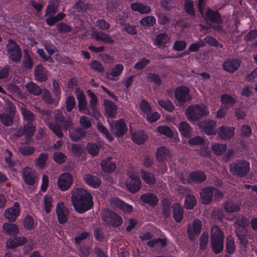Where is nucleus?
<instances>
[{
  "mask_svg": "<svg viewBox=\"0 0 257 257\" xmlns=\"http://www.w3.org/2000/svg\"><path fill=\"white\" fill-rule=\"evenodd\" d=\"M76 96L78 100V107L79 111L85 110L87 108V100L83 91L79 88L75 90Z\"/></svg>",
  "mask_w": 257,
  "mask_h": 257,
  "instance_id": "7c9ffc66",
  "label": "nucleus"
},
{
  "mask_svg": "<svg viewBox=\"0 0 257 257\" xmlns=\"http://www.w3.org/2000/svg\"><path fill=\"white\" fill-rule=\"evenodd\" d=\"M73 183V177L69 173H64L58 177L57 185L61 191H66L70 188Z\"/></svg>",
  "mask_w": 257,
  "mask_h": 257,
  "instance_id": "4468645a",
  "label": "nucleus"
},
{
  "mask_svg": "<svg viewBox=\"0 0 257 257\" xmlns=\"http://www.w3.org/2000/svg\"><path fill=\"white\" fill-rule=\"evenodd\" d=\"M168 242V239L166 236L163 237L154 238L147 242V245L150 247H154L155 245L159 243L161 247H165Z\"/></svg>",
  "mask_w": 257,
  "mask_h": 257,
  "instance_id": "a19ab883",
  "label": "nucleus"
},
{
  "mask_svg": "<svg viewBox=\"0 0 257 257\" xmlns=\"http://www.w3.org/2000/svg\"><path fill=\"white\" fill-rule=\"evenodd\" d=\"M24 228L28 230H31L35 227L34 220L32 216L27 215L23 221Z\"/></svg>",
  "mask_w": 257,
  "mask_h": 257,
  "instance_id": "4d7b16f0",
  "label": "nucleus"
},
{
  "mask_svg": "<svg viewBox=\"0 0 257 257\" xmlns=\"http://www.w3.org/2000/svg\"><path fill=\"white\" fill-rule=\"evenodd\" d=\"M140 108L146 114H149L152 112V107L145 99H142L140 102Z\"/></svg>",
  "mask_w": 257,
  "mask_h": 257,
  "instance_id": "774afa93",
  "label": "nucleus"
},
{
  "mask_svg": "<svg viewBox=\"0 0 257 257\" xmlns=\"http://www.w3.org/2000/svg\"><path fill=\"white\" fill-rule=\"evenodd\" d=\"M197 204V200L194 195H188L184 201V207L186 209L191 210L194 208Z\"/></svg>",
  "mask_w": 257,
  "mask_h": 257,
  "instance_id": "09e8293b",
  "label": "nucleus"
},
{
  "mask_svg": "<svg viewBox=\"0 0 257 257\" xmlns=\"http://www.w3.org/2000/svg\"><path fill=\"white\" fill-rule=\"evenodd\" d=\"M86 151L92 156H97L100 151V147L95 143L89 142L87 144Z\"/></svg>",
  "mask_w": 257,
  "mask_h": 257,
  "instance_id": "3c124183",
  "label": "nucleus"
},
{
  "mask_svg": "<svg viewBox=\"0 0 257 257\" xmlns=\"http://www.w3.org/2000/svg\"><path fill=\"white\" fill-rule=\"evenodd\" d=\"M202 228L201 220L195 219L191 224H189L187 229V234L191 241H194L197 236L200 234Z\"/></svg>",
  "mask_w": 257,
  "mask_h": 257,
  "instance_id": "9d476101",
  "label": "nucleus"
},
{
  "mask_svg": "<svg viewBox=\"0 0 257 257\" xmlns=\"http://www.w3.org/2000/svg\"><path fill=\"white\" fill-rule=\"evenodd\" d=\"M103 220L107 225L119 227L122 223V217L115 212L107 209L103 212Z\"/></svg>",
  "mask_w": 257,
  "mask_h": 257,
  "instance_id": "6e6552de",
  "label": "nucleus"
},
{
  "mask_svg": "<svg viewBox=\"0 0 257 257\" xmlns=\"http://www.w3.org/2000/svg\"><path fill=\"white\" fill-rule=\"evenodd\" d=\"M22 177L26 184L30 186H33L35 184L36 180V176L34 172H33L30 168L27 167L23 170Z\"/></svg>",
  "mask_w": 257,
  "mask_h": 257,
  "instance_id": "b1692460",
  "label": "nucleus"
},
{
  "mask_svg": "<svg viewBox=\"0 0 257 257\" xmlns=\"http://www.w3.org/2000/svg\"><path fill=\"white\" fill-rule=\"evenodd\" d=\"M170 42V37L165 32L157 34L153 40V45L162 50L168 47Z\"/></svg>",
  "mask_w": 257,
  "mask_h": 257,
  "instance_id": "f8f14e48",
  "label": "nucleus"
},
{
  "mask_svg": "<svg viewBox=\"0 0 257 257\" xmlns=\"http://www.w3.org/2000/svg\"><path fill=\"white\" fill-rule=\"evenodd\" d=\"M235 128L222 125L218 131L219 138L223 140H228L231 139L234 135Z\"/></svg>",
  "mask_w": 257,
  "mask_h": 257,
  "instance_id": "393cba45",
  "label": "nucleus"
},
{
  "mask_svg": "<svg viewBox=\"0 0 257 257\" xmlns=\"http://www.w3.org/2000/svg\"><path fill=\"white\" fill-rule=\"evenodd\" d=\"M90 69L95 72L103 74L104 72V68L102 64L98 61L94 60L90 64Z\"/></svg>",
  "mask_w": 257,
  "mask_h": 257,
  "instance_id": "052dcab7",
  "label": "nucleus"
},
{
  "mask_svg": "<svg viewBox=\"0 0 257 257\" xmlns=\"http://www.w3.org/2000/svg\"><path fill=\"white\" fill-rule=\"evenodd\" d=\"M20 214V205L18 202L14 203L13 206L7 208L5 211V217L11 222L15 221Z\"/></svg>",
  "mask_w": 257,
  "mask_h": 257,
  "instance_id": "f3484780",
  "label": "nucleus"
},
{
  "mask_svg": "<svg viewBox=\"0 0 257 257\" xmlns=\"http://www.w3.org/2000/svg\"><path fill=\"white\" fill-rule=\"evenodd\" d=\"M141 176L144 181L149 185H152L156 183V178L152 173L143 170L141 171Z\"/></svg>",
  "mask_w": 257,
  "mask_h": 257,
  "instance_id": "de8ad7c7",
  "label": "nucleus"
},
{
  "mask_svg": "<svg viewBox=\"0 0 257 257\" xmlns=\"http://www.w3.org/2000/svg\"><path fill=\"white\" fill-rule=\"evenodd\" d=\"M174 96L176 100L180 104L190 101L192 99L190 95V90L186 86L181 85L175 89Z\"/></svg>",
  "mask_w": 257,
  "mask_h": 257,
  "instance_id": "1a4fd4ad",
  "label": "nucleus"
},
{
  "mask_svg": "<svg viewBox=\"0 0 257 257\" xmlns=\"http://www.w3.org/2000/svg\"><path fill=\"white\" fill-rule=\"evenodd\" d=\"M124 70V67L121 64H117L112 68L110 75L114 77H117L121 75Z\"/></svg>",
  "mask_w": 257,
  "mask_h": 257,
  "instance_id": "338daca9",
  "label": "nucleus"
},
{
  "mask_svg": "<svg viewBox=\"0 0 257 257\" xmlns=\"http://www.w3.org/2000/svg\"><path fill=\"white\" fill-rule=\"evenodd\" d=\"M97 128L98 131L103 134L109 142H111L113 141L114 139L113 137L110 135L107 128L103 124L100 122H98Z\"/></svg>",
  "mask_w": 257,
  "mask_h": 257,
  "instance_id": "13d9d810",
  "label": "nucleus"
},
{
  "mask_svg": "<svg viewBox=\"0 0 257 257\" xmlns=\"http://www.w3.org/2000/svg\"><path fill=\"white\" fill-rule=\"evenodd\" d=\"M126 186L127 190L132 193L139 191L141 187V181L138 176L130 175L126 182Z\"/></svg>",
  "mask_w": 257,
  "mask_h": 257,
  "instance_id": "dca6fc26",
  "label": "nucleus"
},
{
  "mask_svg": "<svg viewBox=\"0 0 257 257\" xmlns=\"http://www.w3.org/2000/svg\"><path fill=\"white\" fill-rule=\"evenodd\" d=\"M224 239L223 232L219 226H213L210 234V247L215 254H218L223 251Z\"/></svg>",
  "mask_w": 257,
  "mask_h": 257,
  "instance_id": "7ed1b4c3",
  "label": "nucleus"
},
{
  "mask_svg": "<svg viewBox=\"0 0 257 257\" xmlns=\"http://www.w3.org/2000/svg\"><path fill=\"white\" fill-rule=\"evenodd\" d=\"M67 157L62 152H55L53 153V159L58 164H62L66 161Z\"/></svg>",
  "mask_w": 257,
  "mask_h": 257,
  "instance_id": "0e129e2a",
  "label": "nucleus"
},
{
  "mask_svg": "<svg viewBox=\"0 0 257 257\" xmlns=\"http://www.w3.org/2000/svg\"><path fill=\"white\" fill-rule=\"evenodd\" d=\"M198 125L200 131L208 136L214 135L216 133V122L212 119L202 120L198 123Z\"/></svg>",
  "mask_w": 257,
  "mask_h": 257,
  "instance_id": "9b49d317",
  "label": "nucleus"
},
{
  "mask_svg": "<svg viewBox=\"0 0 257 257\" xmlns=\"http://www.w3.org/2000/svg\"><path fill=\"white\" fill-rule=\"evenodd\" d=\"M221 104L226 109L232 107L236 102L234 98L228 94H223L220 97Z\"/></svg>",
  "mask_w": 257,
  "mask_h": 257,
  "instance_id": "58836bf2",
  "label": "nucleus"
},
{
  "mask_svg": "<svg viewBox=\"0 0 257 257\" xmlns=\"http://www.w3.org/2000/svg\"><path fill=\"white\" fill-rule=\"evenodd\" d=\"M6 48L7 56L9 60L15 63H20L22 57V52L18 43L14 40L9 39Z\"/></svg>",
  "mask_w": 257,
  "mask_h": 257,
  "instance_id": "20e7f679",
  "label": "nucleus"
},
{
  "mask_svg": "<svg viewBox=\"0 0 257 257\" xmlns=\"http://www.w3.org/2000/svg\"><path fill=\"white\" fill-rule=\"evenodd\" d=\"M170 150L164 146L159 147L156 152V157L158 162L160 163H165L168 158L171 156Z\"/></svg>",
  "mask_w": 257,
  "mask_h": 257,
  "instance_id": "4be33fe9",
  "label": "nucleus"
},
{
  "mask_svg": "<svg viewBox=\"0 0 257 257\" xmlns=\"http://www.w3.org/2000/svg\"><path fill=\"white\" fill-rule=\"evenodd\" d=\"M140 199L145 204H147L153 207H155L159 202V199L157 195L151 192L142 194Z\"/></svg>",
  "mask_w": 257,
  "mask_h": 257,
  "instance_id": "5701e85b",
  "label": "nucleus"
},
{
  "mask_svg": "<svg viewBox=\"0 0 257 257\" xmlns=\"http://www.w3.org/2000/svg\"><path fill=\"white\" fill-rule=\"evenodd\" d=\"M110 126L112 133L117 138L123 137L127 131L126 124L122 118L117 120L114 124Z\"/></svg>",
  "mask_w": 257,
  "mask_h": 257,
  "instance_id": "ddd939ff",
  "label": "nucleus"
},
{
  "mask_svg": "<svg viewBox=\"0 0 257 257\" xmlns=\"http://www.w3.org/2000/svg\"><path fill=\"white\" fill-rule=\"evenodd\" d=\"M100 166L102 170L105 173H112L115 171L116 168V164L112 161V158L110 157L102 159Z\"/></svg>",
  "mask_w": 257,
  "mask_h": 257,
  "instance_id": "412c9836",
  "label": "nucleus"
},
{
  "mask_svg": "<svg viewBox=\"0 0 257 257\" xmlns=\"http://www.w3.org/2000/svg\"><path fill=\"white\" fill-rule=\"evenodd\" d=\"M173 214L174 220L178 223H180L184 215V209L180 204L175 203L172 205Z\"/></svg>",
  "mask_w": 257,
  "mask_h": 257,
  "instance_id": "f704fd0d",
  "label": "nucleus"
},
{
  "mask_svg": "<svg viewBox=\"0 0 257 257\" xmlns=\"http://www.w3.org/2000/svg\"><path fill=\"white\" fill-rule=\"evenodd\" d=\"M23 64L24 67L26 69H30L33 66L34 63L28 49L24 50Z\"/></svg>",
  "mask_w": 257,
  "mask_h": 257,
  "instance_id": "c03bdc74",
  "label": "nucleus"
},
{
  "mask_svg": "<svg viewBox=\"0 0 257 257\" xmlns=\"http://www.w3.org/2000/svg\"><path fill=\"white\" fill-rule=\"evenodd\" d=\"M208 113L205 106L198 104L190 105L185 110L186 116L190 121H199Z\"/></svg>",
  "mask_w": 257,
  "mask_h": 257,
  "instance_id": "39448f33",
  "label": "nucleus"
},
{
  "mask_svg": "<svg viewBox=\"0 0 257 257\" xmlns=\"http://www.w3.org/2000/svg\"><path fill=\"white\" fill-rule=\"evenodd\" d=\"M2 228L6 234L11 236H16L19 233V228L15 224L4 223L3 224Z\"/></svg>",
  "mask_w": 257,
  "mask_h": 257,
  "instance_id": "4c0bfd02",
  "label": "nucleus"
},
{
  "mask_svg": "<svg viewBox=\"0 0 257 257\" xmlns=\"http://www.w3.org/2000/svg\"><path fill=\"white\" fill-rule=\"evenodd\" d=\"M178 130L182 136L184 137H189L192 128L190 124L186 121H181L178 126Z\"/></svg>",
  "mask_w": 257,
  "mask_h": 257,
  "instance_id": "79ce46f5",
  "label": "nucleus"
},
{
  "mask_svg": "<svg viewBox=\"0 0 257 257\" xmlns=\"http://www.w3.org/2000/svg\"><path fill=\"white\" fill-rule=\"evenodd\" d=\"M213 153L217 156H221L227 150L226 144L215 143L212 146Z\"/></svg>",
  "mask_w": 257,
  "mask_h": 257,
  "instance_id": "864d4df0",
  "label": "nucleus"
},
{
  "mask_svg": "<svg viewBox=\"0 0 257 257\" xmlns=\"http://www.w3.org/2000/svg\"><path fill=\"white\" fill-rule=\"evenodd\" d=\"M48 155L45 153H41L39 157L35 159L34 162L40 168H43L46 165L48 159Z\"/></svg>",
  "mask_w": 257,
  "mask_h": 257,
  "instance_id": "e2e57ef3",
  "label": "nucleus"
},
{
  "mask_svg": "<svg viewBox=\"0 0 257 257\" xmlns=\"http://www.w3.org/2000/svg\"><path fill=\"white\" fill-rule=\"evenodd\" d=\"M72 125L68 128L69 137L72 141H78L82 138L84 137L86 135V132L83 128L77 127L72 128Z\"/></svg>",
  "mask_w": 257,
  "mask_h": 257,
  "instance_id": "c756f323",
  "label": "nucleus"
},
{
  "mask_svg": "<svg viewBox=\"0 0 257 257\" xmlns=\"http://www.w3.org/2000/svg\"><path fill=\"white\" fill-rule=\"evenodd\" d=\"M25 87L29 93L35 96L41 94L42 91L40 86L33 82H29L25 85Z\"/></svg>",
  "mask_w": 257,
  "mask_h": 257,
  "instance_id": "ea45409f",
  "label": "nucleus"
},
{
  "mask_svg": "<svg viewBox=\"0 0 257 257\" xmlns=\"http://www.w3.org/2000/svg\"><path fill=\"white\" fill-rule=\"evenodd\" d=\"M204 20L213 23L218 24L221 21V15L218 11H213L210 8H208L205 12Z\"/></svg>",
  "mask_w": 257,
  "mask_h": 257,
  "instance_id": "c85d7f7f",
  "label": "nucleus"
},
{
  "mask_svg": "<svg viewBox=\"0 0 257 257\" xmlns=\"http://www.w3.org/2000/svg\"><path fill=\"white\" fill-rule=\"evenodd\" d=\"M86 113L89 115L94 117L95 119H98L100 116L101 114L99 113L97 105L89 104V106L86 108Z\"/></svg>",
  "mask_w": 257,
  "mask_h": 257,
  "instance_id": "5fc2aeb1",
  "label": "nucleus"
},
{
  "mask_svg": "<svg viewBox=\"0 0 257 257\" xmlns=\"http://www.w3.org/2000/svg\"><path fill=\"white\" fill-rule=\"evenodd\" d=\"M240 64V60L234 58H229L223 62L222 68L224 71L232 73L238 69Z\"/></svg>",
  "mask_w": 257,
  "mask_h": 257,
  "instance_id": "6ab92c4d",
  "label": "nucleus"
},
{
  "mask_svg": "<svg viewBox=\"0 0 257 257\" xmlns=\"http://www.w3.org/2000/svg\"><path fill=\"white\" fill-rule=\"evenodd\" d=\"M235 243L233 238L231 235L226 236V250L228 254H232L235 250Z\"/></svg>",
  "mask_w": 257,
  "mask_h": 257,
  "instance_id": "6e6d98bb",
  "label": "nucleus"
},
{
  "mask_svg": "<svg viewBox=\"0 0 257 257\" xmlns=\"http://www.w3.org/2000/svg\"><path fill=\"white\" fill-rule=\"evenodd\" d=\"M56 213L58 222L63 224L68 220L67 210L65 208L63 203H58L56 208Z\"/></svg>",
  "mask_w": 257,
  "mask_h": 257,
  "instance_id": "a878e982",
  "label": "nucleus"
},
{
  "mask_svg": "<svg viewBox=\"0 0 257 257\" xmlns=\"http://www.w3.org/2000/svg\"><path fill=\"white\" fill-rule=\"evenodd\" d=\"M200 194L202 199V203L204 204H209L212 200L213 195L212 186L203 188L201 191Z\"/></svg>",
  "mask_w": 257,
  "mask_h": 257,
  "instance_id": "bb28decb",
  "label": "nucleus"
},
{
  "mask_svg": "<svg viewBox=\"0 0 257 257\" xmlns=\"http://www.w3.org/2000/svg\"><path fill=\"white\" fill-rule=\"evenodd\" d=\"M43 98L45 103L48 104L56 105L58 103V102L60 100V99L56 96H55V98L52 97L49 91L44 92L43 95Z\"/></svg>",
  "mask_w": 257,
  "mask_h": 257,
  "instance_id": "680f3d73",
  "label": "nucleus"
},
{
  "mask_svg": "<svg viewBox=\"0 0 257 257\" xmlns=\"http://www.w3.org/2000/svg\"><path fill=\"white\" fill-rule=\"evenodd\" d=\"M54 123L49 125V128L59 138H62V129L66 131L73 124L69 117H65L62 113H58L55 117Z\"/></svg>",
  "mask_w": 257,
  "mask_h": 257,
  "instance_id": "f03ea898",
  "label": "nucleus"
},
{
  "mask_svg": "<svg viewBox=\"0 0 257 257\" xmlns=\"http://www.w3.org/2000/svg\"><path fill=\"white\" fill-rule=\"evenodd\" d=\"M207 179V176L205 173L200 170L194 171L190 173L189 179L181 180L183 183H190L193 182L197 184H201L204 182Z\"/></svg>",
  "mask_w": 257,
  "mask_h": 257,
  "instance_id": "2eb2a0df",
  "label": "nucleus"
},
{
  "mask_svg": "<svg viewBox=\"0 0 257 257\" xmlns=\"http://www.w3.org/2000/svg\"><path fill=\"white\" fill-rule=\"evenodd\" d=\"M6 111L8 113H0V121L5 126H10L13 122V119L15 114V107L10 106Z\"/></svg>",
  "mask_w": 257,
  "mask_h": 257,
  "instance_id": "a211bd4d",
  "label": "nucleus"
},
{
  "mask_svg": "<svg viewBox=\"0 0 257 257\" xmlns=\"http://www.w3.org/2000/svg\"><path fill=\"white\" fill-rule=\"evenodd\" d=\"M157 132L161 135H164L168 138H173L174 136V132L168 126L160 125L157 128Z\"/></svg>",
  "mask_w": 257,
  "mask_h": 257,
  "instance_id": "603ef678",
  "label": "nucleus"
},
{
  "mask_svg": "<svg viewBox=\"0 0 257 257\" xmlns=\"http://www.w3.org/2000/svg\"><path fill=\"white\" fill-rule=\"evenodd\" d=\"M223 207L228 213L236 212L240 209L239 206L230 200H227L224 202Z\"/></svg>",
  "mask_w": 257,
  "mask_h": 257,
  "instance_id": "37998d69",
  "label": "nucleus"
},
{
  "mask_svg": "<svg viewBox=\"0 0 257 257\" xmlns=\"http://www.w3.org/2000/svg\"><path fill=\"white\" fill-rule=\"evenodd\" d=\"M158 104L168 112H172L175 109V106L172 101L169 99H159Z\"/></svg>",
  "mask_w": 257,
  "mask_h": 257,
  "instance_id": "8fccbe9b",
  "label": "nucleus"
},
{
  "mask_svg": "<svg viewBox=\"0 0 257 257\" xmlns=\"http://www.w3.org/2000/svg\"><path fill=\"white\" fill-rule=\"evenodd\" d=\"M250 164L243 159H238L229 166V170L234 176L244 177L248 173Z\"/></svg>",
  "mask_w": 257,
  "mask_h": 257,
  "instance_id": "423d86ee",
  "label": "nucleus"
},
{
  "mask_svg": "<svg viewBox=\"0 0 257 257\" xmlns=\"http://www.w3.org/2000/svg\"><path fill=\"white\" fill-rule=\"evenodd\" d=\"M156 22L155 17L151 16L145 17L140 21V25L145 28H150L154 26Z\"/></svg>",
  "mask_w": 257,
  "mask_h": 257,
  "instance_id": "49530a36",
  "label": "nucleus"
},
{
  "mask_svg": "<svg viewBox=\"0 0 257 257\" xmlns=\"http://www.w3.org/2000/svg\"><path fill=\"white\" fill-rule=\"evenodd\" d=\"M71 201L74 209L79 213L90 210L94 205L92 195L83 188L73 189L71 193Z\"/></svg>",
  "mask_w": 257,
  "mask_h": 257,
  "instance_id": "f257e3e1",
  "label": "nucleus"
},
{
  "mask_svg": "<svg viewBox=\"0 0 257 257\" xmlns=\"http://www.w3.org/2000/svg\"><path fill=\"white\" fill-rule=\"evenodd\" d=\"M48 71L43 65L39 64L35 66L34 74L35 80L39 82H43L48 79Z\"/></svg>",
  "mask_w": 257,
  "mask_h": 257,
  "instance_id": "aec40b11",
  "label": "nucleus"
},
{
  "mask_svg": "<svg viewBox=\"0 0 257 257\" xmlns=\"http://www.w3.org/2000/svg\"><path fill=\"white\" fill-rule=\"evenodd\" d=\"M103 105L106 115L109 118H113L116 114L117 109V106L115 103L108 99H104Z\"/></svg>",
  "mask_w": 257,
  "mask_h": 257,
  "instance_id": "473e14b6",
  "label": "nucleus"
},
{
  "mask_svg": "<svg viewBox=\"0 0 257 257\" xmlns=\"http://www.w3.org/2000/svg\"><path fill=\"white\" fill-rule=\"evenodd\" d=\"M95 39L109 44H112L114 42V39L109 34L103 32L97 33L95 35Z\"/></svg>",
  "mask_w": 257,
  "mask_h": 257,
  "instance_id": "a18cd8bd",
  "label": "nucleus"
},
{
  "mask_svg": "<svg viewBox=\"0 0 257 257\" xmlns=\"http://www.w3.org/2000/svg\"><path fill=\"white\" fill-rule=\"evenodd\" d=\"M19 152L23 156L32 155L35 152V148L32 146H22L18 148Z\"/></svg>",
  "mask_w": 257,
  "mask_h": 257,
  "instance_id": "69168bd1",
  "label": "nucleus"
},
{
  "mask_svg": "<svg viewBox=\"0 0 257 257\" xmlns=\"http://www.w3.org/2000/svg\"><path fill=\"white\" fill-rule=\"evenodd\" d=\"M132 140L136 144L141 145L147 141L148 136L144 131L140 130L132 134Z\"/></svg>",
  "mask_w": 257,
  "mask_h": 257,
  "instance_id": "2f4dec72",
  "label": "nucleus"
},
{
  "mask_svg": "<svg viewBox=\"0 0 257 257\" xmlns=\"http://www.w3.org/2000/svg\"><path fill=\"white\" fill-rule=\"evenodd\" d=\"M113 203L125 213L129 214L133 211L134 208L132 205L124 202L118 197L114 198Z\"/></svg>",
  "mask_w": 257,
  "mask_h": 257,
  "instance_id": "e433bc0d",
  "label": "nucleus"
},
{
  "mask_svg": "<svg viewBox=\"0 0 257 257\" xmlns=\"http://www.w3.org/2000/svg\"><path fill=\"white\" fill-rule=\"evenodd\" d=\"M36 131V126L32 122H27L23 127L19 128L17 132L19 137L25 136V140L22 144H29L32 141V137L34 136Z\"/></svg>",
  "mask_w": 257,
  "mask_h": 257,
  "instance_id": "0eeeda50",
  "label": "nucleus"
},
{
  "mask_svg": "<svg viewBox=\"0 0 257 257\" xmlns=\"http://www.w3.org/2000/svg\"><path fill=\"white\" fill-rule=\"evenodd\" d=\"M184 10L185 12L191 17H194L195 12L194 9V3L192 0H186L184 4Z\"/></svg>",
  "mask_w": 257,
  "mask_h": 257,
  "instance_id": "bf43d9fd",
  "label": "nucleus"
},
{
  "mask_svg": "<svg viewBox=\"0 0 257 257\" xmlns=\"http://www.w3.org/2000/svg\"><path fill=\"white\" fill-rule=\"evenodd\" d=\"M27 239L25 237L15 236L10 238L6 242V246L10 249H13L25 244Z\"/></svg>",
  "mask_w": 257,
  "mask_h": 257,
  "instance_id": "cd10ccee",
  "label": "nucleus"
},
{
  "mask_svg": "<svg viewBox=\"0 0 257 257\" xmlns=\"http://www.w3.org/2000/svg\"><path fill=\"white\" fill-rule=\"evenodd\" d=\"M84 179L86 183L93 188H97L101 185V180L96 176L90 174L85 175Z\"/></svg>",
  "mask_w": 257,
  "mask_h": 257,
  "instance_id": "72a5a7b5",
  "label": "nucleus"
},
{
  "mask_svg": "<svg viewBox=\"0 0 257 257\" xmlns=\"http://www.w3.org/2000/svg\"><path fill=\"white\" fill-rule=\"evenodd\" d=\"M130 7L133 11L138 12L141 14H149L152 11L150 6L140 3H132Z\"/></svg>",
  "mask_w": 257,
  "mask_h": 257,
  "instance_id": "c9c22d12",
  "label": "nucleus"
}]
</instances>
